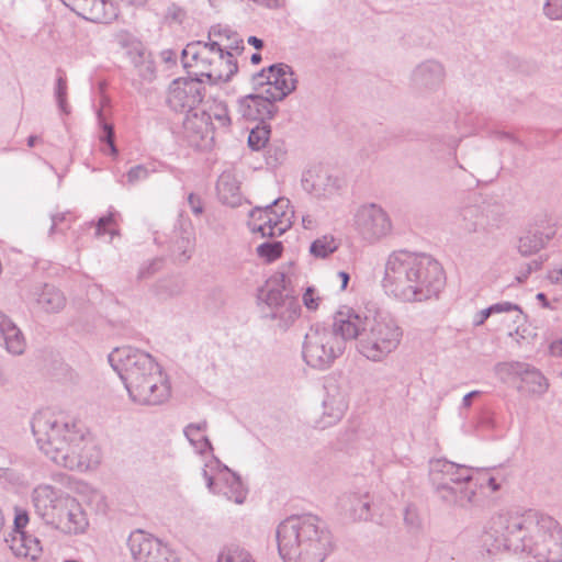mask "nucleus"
I'll return each mask as SVG.
<instances>
[{"label": "nucleus", "instance_id": "de8ad7c7", "mask_svg": "<svg viewBox=\"0 0 562 562\" xmlns=\"http://www.w3.org/2000/svg\"><path fill=\"white\" fill-rule=\"evenodd\" d=\"M207 428V423L205 420H202L196 424H189L184 430L183 434L187 437V439L190 441V443L194 442L196 439L203 437L201 432L205 431Z\"/></svg>", "mask_w": 562, "mask_h": 562}, {"label": "nucleus", "instance_id": "7c9ffc66", "mask_svg": "<svg viewBox=\"0 0 562 562\" xmlns=\"http://www.w3.org/2000/svg\"><path fill=\"white\" fill-rule=\"evenodd\" d=\"M459 226L462 231L469 234L486 229L477 203L469 204L461 209Z\"/></svg>", "mask_w": 562, "mask_h": 562}, {"label": "nucleus", "instance_id": "c756f323", "mask_svg": "<svg viewBox=\"0 0 562 562\" xmlns=\"http://www.w3.org/2000/svg\"><path fill=\"white\" fill-rule=\"evenodd\" d=\"M182 124L188 137L204 139L213 133L205 115L198 109L187 113Z\"/></svg>", "mask_w": 562, "mask_h": 562}, {"label": "nucleus", "instance_id": "864d4df0", "mask_svg": "<svg viewBox=\"0 0 562 562\" xmlns=\"http://www.w3.org/2000/svg\"><path fill=\"white\" fill-rule=\"evenodd\" d=\"M184 16H186V11L181 7H179L175 3L168 7L167 12H166L167 20L181 22V21H183Z\"/></svg>", "mask_w": 562, "mask_h": 562}, {"label": "nucleus", "instance_id": "69168bd1", "mask_svg": "<svg viewBox=\"0 0 562 562\" xmlns=\"http://www.w3.org/2000/svg\"><path fill=\"white\" fill-rule=\"evenodd\" d=\"M548 279L552 283L562 284V266L560 268H554L549 271Z\"/></svg>", "mask_w": 562, "mask_h": 562}, {"label": "nucleus", "instance_id": "b1692460", "mask_svg": "<svg viewBox=\"0 0 562 562\" xmlns=\"http://www.w3.org/2000/svg\"><path fill=\"white\" fill-rule=\"evenodd\" d=\"M126 54L137 69L138 76L146 81H151L155 78V64L151 55L142 45L140 42H134L130 45V50Z\"/></svg>", "mask_w": 562, "mask_h": 562}, {"label": "nucleus", "instance_id": "bf43d9fd", "mask_svg": "<svg viewBox=\"0 0 562 562\" xmlns=\"http://www.w3.org/2000/svg\"><path fill=\"white\" fill-rule=\"evenodd\" d=\"M404 520L412 528H416L419 526L418 517L412 507H407L405 509Z\"/></svg>", "mask_w": 562, "mask_h": 562}, {"label": "nucleus", "instance_id": "c03bdc74", "mask_svg": "<svg viewBox=\"0 0 562 562\" xmlns=\"http://www.w3.org/2000/svg\"><path fill=\"white\" fill-rule=\"evenodd\" d=\"M99 119H101L100 114H99ZM100 126L102 128V133L99 136L100 142L106 143L111 155L116 156L119 154V150L114 144V127H113V125L100 120Z\"/></svg>", "mask_w": 562, "mask_h": 562}, {"label": "nucleus", "instance_id": "2f4dec72", "mask_svg": "<svg viewBox=\"0 0 562 562\" xmlns=\"http://www.w3.org/2000/svg\"><path fill=\"white\" fill-rule=\"evenodd\" d=\"M347 403L342 395H327L323 401V423L324 426H330L341 419L347 411Z\"/></svg>", "mask_w": 562, "mask_h": 562}, {"label": "nucleus", "instance_id": "774afa93", "mask_svg": "<svg viewBox=\"0 0 562 562\" xmlns=\"http://www.w3.org/2000/svg\"><path fill=\"white\" fill-rule=\"evenodd\" d=\"M550 352L553 356H562V339L555 340L550 345Z\"/></svg>", "mask_w": 562, "mask_h": 562}, {"label": "nucleus", "instance_id": "9d476101", "mask_svg": "<svg viewBox=\"0 0 562 562\" xmlns=\"http://www.w3.org/2000/svg\"><path fill=\"white\" fill-rule=\"evenodd\" d=\"M338 312L334 316L330 327L313 325L307 330L303 342V358L305 362L316 369H327L340 357L346 348V341L350 340L341 335L338 329Z\"/></svg>", "mask_w": 562, "mask_h": 562}, {"label": "nucleus", "instance_id": "4c0bfd02", "mask_svg": "<svg viewBox=\"0 0 562 562\" xmlns=\"http://www.w3.org/2000/svg\"><path fill=\"white\" fill-rule=\"evenodd\" d=\"M217 562H256L252 554L245 548L232 544L225 547L217 557Z\"/></svg>", "mask_w": 562, "mask_h": 562}, {"label": "nucleus", "instance_id": "58836bf2", "mask_svg": "<svg viewBox=\"0 0 562 562\" xmlns=\"http://www.w3.org/2000/svg\"><path fill=\"white\" fill-rule=\"evenodd\" d=\"M270 125L267 123H258L255 127H252L248 135V146L252 150L262 149L269 140L270 137Z\"/></svg>", "mask_w": 562, "mask_h": 562}, {"label": "nucleus", "instance_id": "cd10ccee", "mask_svg": "<svg viewBox=\"0 0 562 562\" xmlns=\"http://www.w3.org/2000/svg\"><path fill=\"white\" fill-rule=\"evenodd\" d=\"M201 111L203 115H205L212 132L215 130L228 131L232 124V119L225 102L214 100L205 110Z\"/></svg>", "mask_w": 562, "mask_h": 562}, {"label": "nucleus", "instance_id": "20e7f679", "mask_svg": "<svg viewBox=\"0 0 562 562\" xmlns=\"http://www.w3.org/2000/svg\"><path fill=\"white\" fill-rule=\"evenodd\" d=\"M338 329L345 338L357 341L358 351L373 362L383 361L401 344L403 329L386 311L358 312L349 307L338 311Z\"/></svg>", "mask_w": 562, "mask_h": 562}, {"label": "nucleus", "instance_id": "603ef678", "mask_svg": "<svg viewBox=\"0 0 562 562\" xmlns=\"http://www.w3.org/2000/svg\"><path fill=\"white\" fill-rule=\"evenodd\" d=\"M161 266V259H154L144 265L138 271V278L145 279L155 273Z\"/></svg>", "mask_w": 562, "mask_h": 562}, {"label": "nucleus", "instance_id": "4468645a", "mask_svg": "<svg viewBox=\"0 0 562 562\" xmlns=\"http://www.w3.org/2000/svg\"><path fill=\"white\" fill-rule=\"evenodd\" d=\"M203 80L200 78H177L168 89L167 104L179 113L196 110L203 99Z\"/></svg>", "mask_w": 562, "mask_h": 562}, {"label": "nucleus", "instance_id": "49530a36", "mask_svg": "<svg viewBox=\"0 0 562 562\" xmlns=\"http://www.w3.org/2000/svg\"><path fill=\"white\" fill-rule=\"evenodd\" d=\"M543 13L550 20H562V0H547Z\"/></svg>", "mask_w": 562, "mask_h": 562}, {"label": "nucleus", "instance_id": "5701e85b", "mask_svg": "<svg viewBox=\"0 0 562 562\" xmlns=\"http://www.w3.org/2000/svg\"><path fill=\"white\" fill-rule=\"evenodd\" d=\"M0 338L4 340L7 351L13 356H21L25 351L26 342L20 328L0 311Z\"/></svg>", "mask_w": 562, "mask_h": 562}, {"label": "nucleus", "instance_id": "f704fd0d", "mask_svg": "<svg viewBox=\"0 0 562 562\" xmlns=\"http://www.w3.org/2000/svg\"><path fill=\"white\" fill-rule=\"evenodd\" d=\"M183 290V283L177 278H168L158 281L153 288V293L160 301H166L179 295Z\"/></svg>", "mask_w": 562, "mask_h": 562}, {"label": "nucleus", "instance_id": "6e6552de", "mask_svg": "<svg viewBox=\"0 0 562 562\" xmlns=\"http://www.w3.org/2000/svg\"><path fill=\"white\" fill-rule=\"evenodd\" d=\"M294 276V263L283 265L271 276L258 292L265 316L274 322L280 330H288L301 315V304L290 286Z\"/></svg>", "mask_w": 562, "mask_h": 562}, {"label": "nucleus", "instance_id": "6ab92c4d", "mask_svg": "<svg viewBox=\"0 0 562 562\" xmlns=\"http://www.w3.org/2000/svg\"><path fill=\"white\" fill-rule=\"evenodd\" d=\"M555 235V228L549 221L535 223L518 240V251L530 256L541 250Z\"/></svg>", "mask_w": 562, "mask_h": 562}, {"label": "nucleus", "instance_id": "09e8293b", "mask_svg": "<svg viewBox=\"0 0 562 562\" xmlns=\"http://www.w3.org/2000/svg\"><path fill=\"white\" fill-rule=\"evenodd\" d=\"M116 212H110L108 215L102 216L98 220L97 223V232L98 236H101L105 233H110L112 235L116 234L114 229H108L109 226L115 223Z\"/></svg>", "mask_w": 562, "mask_h": 562}, {"label": "nucleus", "instance_id": "7ed1b4c3", "mask_svg": "<svg viewBox=\"0 0 562 562\" xmlns=\"http://www.w3.org/2000/svg\"><path fill=\"white\" fill-rule=\"evenodd\" d=\"M445 284L441 265L429 255L398 250L386 260L383 286L403 302L437 297Z\"/></svg>", "mask_w": 562, "mask_h": 562}, {"label": "nucleus", "instance_id": "473e14b6", "mask_svg": "<svg viewBox=\"0 0 562 562\" xmlns=\"http://www.w3.org/2000/svg\"><path fill=\"white\" fill-rule=\"evenodd\" d=\"M477 204L486 229L499 227L505 214V206L493 200H484Z\"/></svg>", "mask_w": 562, "mask_h": 562}, {"label": "nucleus", "instance_id": "f8f14e48", "mask_svg": "<svg viewBox=\"0 0 562 562\" xmlns=\"http://www.w3.org/2000/svg\"><path fill=\"white\" fill-rule=\"evenodd\" d=\"M353 227L364 241L374 244L390 235L393 225L390 215L381 205L367 203L356 210Z\"/></svg>", "mask_w": 562, "mask_h": 562}, {"label": "nucleus", "instance_id": "13d9d810", "mask_svg": "<svg viewBox=\"0 0 562 562\" xmlns=\"http://www.w3.org/2000/svg\"><path fill=\"white\" fill-rule=\"evenodd\" d=\"M190 244V239L186 237H181L179 240H177L179 257H181L184 261L190 258V254H188Z\"/></svg>", "mask_w": 562, "mask_h": 562}, {"label": "nucleus", "instance_id": "0eeeda50", "mask_svg": "<svg viewBox=\"0 0 562 562\" xmlns=\"http://www.w3.org/2000/svg\"><path fill=\"white\" fill-rule=\"evenodd\" d=\"M32 502L36 514L45 524L65 533H81L89 525L78 501L50 485L36 486L32 492Z\"/></svg>", "mask_w": 562, "mask_h": 562}, {"label": "nucleus", "instance_id": "052dcab7", "mask_svg": "<svg viewBox=\"0 0 562 562\" xmlns=\"http://www.w3.org/2000/svg\"><path fill=\"white\" fill-rule=\"evenodd\" d=\"M116 42L127 50H130V45L134 42H137L131 34L126 32H120L116 36Z\"/></svg>", "mask_w": 562, "mask_h": 562}, {"label": "nucleus", "instance_id": "6e6d98bb", "mask_svg": "<svg viewBox=\"0 0 562 562\" xmlns=\"http://www.w3.org/2000/svg\"><path fill=\"white\" fill-rule=\"evenodd\" d=\"M191 445L194 448V450L200 454H204L205 452L213 450L211 441L205 436L196 439Z\"/></svg>", "mask_w": 562, "mask_h": 562}, {"label": "nucleus", "instance_id": "e2e57ef3", "mask_svg": "<svg viewBox=\"0 0 562 562\" xmlns=\"http://www.w3.org/2000/svg\"><path fill=\"white\" fill-rule=\"evenodd\" d=\"M52 225L49 234H54L57 231L59 224L66 221V213H56L50 216Z\"/></svg>", "mask_w": 562, "mask_h": 562}, {"label": "nucleus", "instance_id": "a18cd8bd", "mask_svg": "<svg viewBox=\"0 0 562 562\" xmlns=\"http://www.w3.org/2000/svg\"><path fill=\"white\" fill-rule=\"evenodd\" d=\"M303 304L308 311H316L319 307L322 302V297L317 294V291L314 286L306 288L303 293Z\"/></svg>", "mask_w": 562, "mask_h": 562}, {"label": "nucleus", "instance_id": "0e129e2a", "mask_svg": "<svg viewBox=\"0 0 562 562\" xmlns=\"http://www.w3.org/2000/svg\"><path fill=\"white\" fill-rule=\"evenodd\" d=\"M249 222L248 227L252 232V224H266L267 217L259 216V214H256V207L250 212L249 214Z\"/></svg>", "mask_w": 562, "mask_h": 562}, {"label": "nucleus", "instance_id": "a211bd4d", "mask_svg": "<svg viewBox=\"0 0 562 562\" xmlns=\"http://www.w3.org/2000/svg\"><path fill=\"white\" fill-rule=\"evenodd\" d=\"M278 112L276 102L268 98L263 92L261 94H248L237 100V113L240 119L246 121H258L266 123Z\"/></svg>", "mask_w": 562, "mask_h": 562}, {"label": "nucleus", "instance_id": "72a5a7b5", "mask_svg": "<svg viewBox=\"0 0 562 562\" xmlns=\"http://www.w3.org/2000/svg\"><path fill=\"white\" fill-rule=\"evenodd\" d=\"M14 546L20 544L19 554H23L24 557H29L32 560H36L41 552V541L32 536L25 532H20L18 536H13L12 538Z\"/></svg>", "mask_w": 562, "mask_h": 562}, {"label": "nucleus", "instance_id": "9b49d317", "mask_svg": "<svg viewBox=\"0 0 562 562\" xmlns=\"http://www.w3.org/2000/svg\"><path fill=\"white\" fill-rule=\"evenodd\" d=\"M184 68L196 67L200 76L211 83L227 82L238 71L235 56L229 52H212L204 42L189 43L182 50Z\"/></svg>", "mask_w": 562, "mask_h": 562}, {"label": "nucleus", "instance_id": "f257e3e1", "mask_svg": "<svg viewBox=\"0 0 562 562\" xmlns=\"http://www.w3.org/2000/svg\"><path fill=\"white\" fill-rule=\"evenodd\" d=\"M483 542L490 553H526L528 562H562V528L551 516L528 510L502 512L487 522Z\"/></svg>", "mask_w": 562, "mask_h": 562}, {"label": "nucleus", "instance_id": "e433bc0d", "mask_svg": "<svg viewBox=\"0 0 562 562\" xmlns=\"http://www.w3.org/2000/svg\"><path fill=\"white\" fill-rule=\"evenodd\" d=\"M308 179L303 180L304 188L311 190L316 195H329L337 189V179L328 175H317L311 188L308 187Z\"/></svg>", "mask_w": 562, "mask_h": 562}, {"label": "nucleus", "instance_id": "f03ea898", "mask_svg": "<svg viewBox=\"0 0 562 562\" xmlns=\"http://www.w3.org/2000/svg\"><path fill=\"white\" fill-rule=\"evenodd\" d=\"M32 432L41 451L54 463L69 470L86 471L101 461V451L75 420L49 409L32 418Z\"/></svg>", "mask_w": 562, "mask_h": 562}, {"label": "nucleus", "instance_id": "bb28decb", "mask_svg": "<svg viewBox=\"0 0 562 562\" xmlns=\"http://www.w3.org/2000/svg\"><path fill=\"white\" fill-rule=\"evenodd\" d=\"M370 504L368 494L351 493L340 499L341 508L355 520L369 519Z\"/></svg>", "mask_w": 562, "mask_h": 562}, {"label": "nucleus", "instance_id": "ddd939ff", "mask_svg": "<svg viewBox=\"0 0 562 562\" xmlns=\"http://www.w3.org/2000/svg\"><path fill=\"white\" fill-rule=\"evenodd\" d=\"M127 546L135 562H181L171 548L143 530L132 532Z\"/></svg>", "mask_w": 562, "mask_h": 562}, {"label": "nucleus", "instance_id": "412c9836", "mask_svg": "<svg viewBox=\"0 0 562 562\" xmlns=\"http://www.w3.org/2000/svg\"><path fill=\"white\" fill-rule=\"evenodd\" d=\"M256 214L267 217L266 224H252V232L260 233L262 237H278L292 226L293 212H276L266 207H256Z\"/></svg>", "mask_w": 562, "mask_h": 562}, {"label": "nucleus", "instance_id": "c85d7f7f", "mask_svg": "<svg viewBox=\"0 0 562 562\" xmlns=\"http://www.w3.org/2000/svg\"><path fill=\"white\" fill-rule=\"evenodd\" d=\"M36 303L40 308L47 313H57L65 307L66 297L54 285L45 284L37 295Z\"/></svg>", "mask_w": 562, "mask_h": 562}, {"label": "nucleus", "instance_id": "4be33fe9", "mask_svg": "<svg viewBox=\"0 0 562 562\" xmlns=\"http://www.w3.org/2000/svg\"><path fill=\"white\" fill-rule=\"evenodd\" d=\"M77 5V15L94 23H109L114 16V8L111 0H82Z\"/></svg>", "mask_w": 562, "mask_h": 562}, {"label": "nucleus", "instance_id": "680f3d73", "mask_svg": "<svg viewBox=\"0 0 562 562\" xmlns=\"http://www.w3.org/2000/svg\"><path fill=\"white\" fill-rule=\"evenodd\" d=\"M492 315L490 306L487 308H484L480 312H477L473 319L474 326H481L484 324V322Z\"/></svg>", "mask_w": 562, "mask_h": 562}, {"label": "nucleus", "instance_id": "a878e982", "mask_svg": "<svg viewBox=\"0 0 562 562\" xmlns=\"http://www.w3.org/2000/svg\"><path fill=\"white\" fill-rule=\"evenodd\" d=\"M522 386L518 387V391H525L529 395H543L549 389V382L547 378L536 367L525 363L524 371L520 375Z\"/></svg>", "mask_w": 562, "mask_h": 562}, {"label": "nucleus", "instance_id": "5fc2aeb1", "mask_svg": "<svg viewBox=\"0 0 562 562\" xmlns=\"http://www.w3.org/2000/svg\"><path fill=\"white\" fill-rule=\"evenodd\" d=\"M290 201L285 198H279L273 200L270 204L266 205V209H270V211L276 212V214H280V212H291L289 210Z\"/></svg>", "mask_w": 562, "mask_h": 562}, {"label": "nucleus", "instance_id": "338daca9", "mask_svg": "<svg viewBox=\"0 0 562 562\" xmlns=\"http://www.w3.org/2000/svg\"><path fill=\"white\" fill-rule=\"evenodd\" d=\"M495 137L501 140L521 145V143L513 134L508 132H496Z\"/></svg>", "mask_w": 562, "mask_h": 562}, {"label": "nucleus", "instance_id": "8fccbe9b", "mask_svg": "<svg viewBox=\"0 0 562 562\" xmlns=\"http://www.w3.org/2000/svg\"><path fill=\"white\" fill-rule=\"evenodd\" d=\"M490 308H491L492 314L509 313L513 311L517 312L518 315H517V318L515 319L516 323L519 322L518 318H520L522 315L520 306L517 304L510 303V302L496 303V304L491 305Z\"/></svg>", "mask_w": 562, "mask_h": 562}, {"label": "nucleus", "instance_id": "3c124183", "mask_svg": "<svg viewBox=\"0 0 562 562\" xmlns=\"http://www.w3.org/2000/svg\"><path fill=\"white\" fill-rule=\"evenodd\" d=\"M29 522V515L24 510H16L15 517H14V529H13V536L20 535V532H25L24 528L26 527Z\"/></svg>", "mask_w": 562, "mask_h": 562}, {"label": "nucleus", "instance_id": "a19ab883", "mask_svg": "<svg viewBox=\"0 0 562 562\" xmlns=\"http://www.w3.org/2000/svg\"><path fill=\"white\" fill-rule=\"evenodd\" d=\"M283 250L281 241H266L257 247V255L267 262L278 259Z\"/></svg>", "mask_w": 562, "mask_h": 562}, {"label": "nucleus", "instance_id": "aec40b11", "mask_svg": "<svg viewBox=\"0 0 562 562\" xmlns=\"http://www.w3.org/2000/svg\"><path fill=\"white\" fill-rule=\"evenodd\" d=\"M209 41L204 45L212 52H229L233 56L244 52V41L239 35L227 26L214 25L209 31Z\"/></svg>", "mask_w": 562, "mask_h": 562}, {"label": "nucleus", "instance_id": "79ce46f5", "mask_svg": "<svg viewBox=\"0 0 562 562\" xmlns=\"http://www.w3.org/2000/svg\"><path fill=\"white\" fill-rule=\"evenodd\" d=\"M154 168H149L146 165H136L130 168L125 177L130 186H134L140 181H145L149 176L155 172Z\"/></svg>", "mask_w": 562, "mask_h": 562}, {"label": "nucleus", "instance_id": "dca6fc26", "mask_svg": "<svg viewBox=\"0 0 562 562\" xmlns=\"http://www.w3.org/2000/svg\"><path fill=\"white\" fill-rule=\"evenodd\" d=\"M258 77L266 78L265 93L274 102L282 101L296 89L297 79L291 66L274 64L262 69Z\"/></svg>", "mask_w": 562, "mask_h": 562}, {"label": "nucleus", "instance_id": "1a4fd4ad", "mask_svg": "<svg viewBox=\"0 0 562 562\" xmlns=\"http://www.w3.org/2000/svg\"><path fill=\"white\" fill-rule=\"evenodd\" d=\"M429 475L437 495L447 504L465 507L474 502L472 468L436 459L430 461Z\"/></svg>", "mask_w": 562, "mask_h": 562}, {"label": "nucleus", "instance_id": "f3484780", "mask_svg": "<svg viewBox=\"0 0 562 562\" xmlns=\"http://www.w3.org/2000/svg\"><path fill=\"white\" fill-rule=\"evenodd\" d=\"M203 476L206 480V486L213 494L223 495L228 501H233L236 504H243L247 496V488L245 487L240 476L224 467L216 477H213L203 470Z\"/></svg>", "mask_w": 562, "mask_h": 562}, {"label": "nucleus", "instance_id": "c9c22d12", "mask_svg": "<svg viewBox=\"0 0 562 562\" xmlns=\"http://www.w3.org/2000/svg\"><path fill=\"white\" fill-rule=\"evenodd\" d=\"M339 244L333 235H324L311 244L310 254L315 258L325 259L339 248Z\"/></svg>", "mask_w": 562, "mask_h": 562}, {"label": "nucleus", "instance_id": "37998d69", "mask_svg": "<svg viewBox=\"0 0 562 562\" xmlns=\"http://www.w3.org/2000/svg\"><path fill=\"white\" fill-rule=\"evenodd\" d=\"M55 98L60 112L69 114L70 108L67 103V80L63 76H59L56 80Z\"/></svg>", "mask_w": 562, "mask_h": 562}, {"label": "nucleus", "instance_id": "4d7b16f0", "mask_svg": "<svg viewBox=\"0 0 562 562\" xmlns=\"http://www.w3.org/2000/svg\"><path fill=\"white\" fill-rule=\"evenodd\" d=\"M188 203L190 205L191 211L195 215H201L203 213V204L201 198L198 196L196 194L190 193L188 196Z\"/></svg>", "mask_w": 562, "mask_h": 562}, {"label": "nucleus", "instance_id": "ea45409f", "mask_svg": "<svg viewBox=\"0 0 562 562\" xmlns=\"http://www.w3.org/2000/svg\"><path fill=\"white\" fill-rule=\"evenodd\" d=\"M524 364L525 362L519 361L498 362L494 367V372L501 381L508 382L513 378H520Z\"/></svg>", "mask_w": 562, "mask_h": 562}, {"label": "nucleus", "instance_id": "2eb2a0df", "mask_svg": "<svg viewBox=\"0 0 562 562\" xmlns=\"http://www.w3.org/2000/svg\"><path fill=\"white\" fill-rule=\"evenodd\" d=\"M445 65L434 58L418 63L409 74V86L418 94H430L440 89L446 80Z\"/></svg>", "mask_w": 562, "mask_h": 562}, {"label": "nucleus", "instance_id": "393cba45", "mask_svg": "<svg viewBox=\"0 0 562 562\" xmlns=\"http://www.w3.org/2000/svg\"><path fill=\"white\" fill-rule=\"evenodd\" d=\"M216 191L222 203L235 207L241 202L240 184L234 173L224 171L217 180Z\"/></svg>", "mask_w": 562, "mask_h": 562}, {"label": "nucleus", "instance_id": "39448f33", "mask_svg": "<svg viewBox=\"0 0 562 562\" xmlns=\"http://www.w3.org/2000/svg\"><path fill=\"white\" fill-rule=\"evenodd\" d=\"M109 362L124 383L132 402L160 405L170 397L167 375L148 352L133 347L115 348L109 355Z\"/></svg>", "mask_w": 562, "mask_h": 562}, {"label": "nucleus", "instance_id": "423d86ee", "mask_svg": "<svg viewBox=\"0 0 562 562\" xmlns=\"http://www.w3.org/2000/svg\"><path fill=\"white\" fill-rule=\"evenodd\" d=\"M276 538L284 562H323L333 549L326 524L312 514L288 517L278 525Z\"/></svg>", "mask_w": 562, "mask_h": 562}]
</instances>
